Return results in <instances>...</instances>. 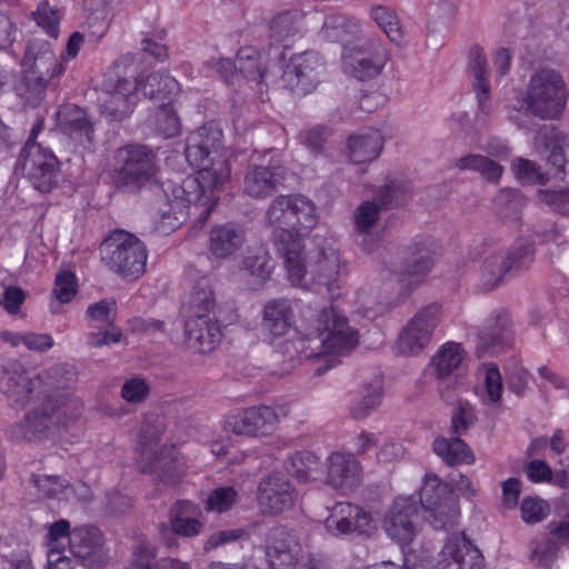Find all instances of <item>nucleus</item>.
Wrapping results in <instances>:
<instances>
[{"label":"nucleus","mask_w":569,"mask_h":569,"mask_svg":"<svg viewBox=\"0 0 569 569\" xmlns=\"http://www.w3.org/2000/svg\"><path fill=\"white\" fill-rule=\"evenodd\" d=\"M184 154L198 172L180 182L164 181L160 187L162 203L159 202L158 212L172 228L186 220L190 207L201 222L207 221L217 201L214 192L221 190L231 177L222 130L214 123H207L189 134Z\"/></svg>","instance_id":"f257e3e1"},{"label":"nucleus","mask_w":569,"mask_h":569,"mask_svg":"<svg viewBox=\"0 0 569 569\" xmlns=\"http://www.w3.org/2000/svg\"><path fill=\"white\" fill-rule=\"evenodd\" d=\"M316 210L315 203L301 194L278 196L267 209V220L274 227V243L293 283H299L306 273L300 232L317 224Z\"/></svg>","instance_id":"f03ea898"},{"label":"nucleus","mask_w":569,"mask_h":569,"mask_svg":"<svg viewBox=\"0 0 569 569\" xmlns=\"http://www.w3.org/2000/svg\"><path fill=\"white\" fill-rule=\"evenodd\" d=\"M81 413L79 399L66 395L51 396L29 411L22 421L11 426L9 437L14 441L41 442L77 421Z\"/></svg>","instance_id":"7ed1b4c3"},{"label":"nucleus","mask_w":569,"mask_h":569,"mask_svg":"<svg viewBox=\"0 0 569 569\" xmlns=\"http://www.w3.org/2000/svg\"><path fill=\"white\" fill-rule=\"evenodd\" d=\"M133 56L118 59L103 74L99 96L100 112L110 121L128 118L137 103L138 81L131 69Z\"/></svg>","instance_id":"20e7f679"},{"label":"nucleus","mask_w":569,"mask_h":569,"mask_svg":"<svg viewBox=\"0 0 569 569\" xmlns=\"http://www.w3.org/2000/svg\"><path fill=\"white\" fill-rule=\"evenodd\" d=\"M99 250L101 261L123 279H137L146 271L147 248L133 233L116 229L103 239Z\"/></svg>","instance_id":"39448f33"},{"label":"nucleus","mask_w":569,"mask_h":569,"mask_svg":"<svg viewBox=\"0 0 569 569\" xmlns=\"http://www.w3.org/2000/svg\"><path fill=\"white\" fill-rule=\"evenodd\" d=\"M163 430L160 418L146 419L140 431L137 461L141 472L150 473L166 483H174L177 479L174 449L160 446Z\"/></svg>","instance_id":"423d86ee"},{"label":"nucleus","mask_w":569,"mask_h":569,"mask_svg":"<svg viewBox=\"0 0 569 569\" xmlns=\"http://www.w3.org/2000/svg\"><path fill=\"white\" fill-rule=\"evenodd\" d=\"M157 156L142 144H127L113 156V181L127 192H138L152 181L157 172Z\"/></svg>","instance_id":"0eeeda50"},{"label":"nucleus","mask_w":569,"mask_h":569,"mask_svg":"<svg viewBox=\"0 0 569 569\" xmlns=\"http://www.w3.org/2000/svg\"><path fill=\"white\" fill-rule=\"evenodd\" d=\"M43 119H39L31 129L29 138L20 151L18 164L34 189L49 192L58 181L60 161L56 154L36 141L42 129Z\"/></svg>","instance_id":"6e6552de"},{"label":"nucleus","mask_w":569,"mask_h":569,"mask_svg":"<svg viewBox=\"0 0 569 569\" xmlns=\"http://www.w3.org/2000/svg\"><path fill=\"white\" fill-rule=\"evenodd\" d=\"M565 101V83L557 71L541 69L531 76L523 99L527 112L541 119H553L562 112Z\"/></svg>","instance_id":"1a4fd4ad"},{"label":"nucleus","mask_w":569,"mask_h":569,"mask_svg":"<svg viewBox=\"0 0 569 569\" xmlns=\"http://www.w3.org/2000/svg\"><path fill=\"white\" fill-rule=\"evenodd\" d=\"M0 386L2 392L7 396L12 407L23 408L30 400L37 383L46 381L52 388H63L70 379H62L63 375L73 376L72 371L67 369L66 365H56L50 369L39 373L34 379L23 368L21 363L13 362L2 370Z\"/></svg>","instance_id":"9d476101"},{"label":"nucleus","mask_w":569,"mask_h":569,"mask_svg":"<svg viewBox=\"0 0 569 569\" xmlns=\"http://www.w3.org/2000/svg\"><path fill=\"white\" fill-rule=\"evenodd\" d=\"M465 356L461 343L447 341L437 350L427 366V372L436 380L441 399L448 403L455 401L456 391L462 385V376L458 373V370Z\"/></svg>","instance_id":"9b49d317"},{"label":"nucleus","mask_w":569,"mask_h":569,"mask_svg":"<svg viewBox=\"0 0 569 569\" xmlns=\"http://www.w3.org/2000/svg\"><path fill=\"white\" fill-rule=\"evenodd\" d=\"M440 306L431 303L417 312L400 331L396 348L402 356H417L423 351L432 338L439 322Z\"/></svg>","instance_id":"f8f14e48"},{"label":"nucleus","mask_w":569,"mask_h":569,"mask_svg":"<svg viewBox=\"0 0 569 569\" xmlns=\"http://www.w3.org/2000/svg\"><path fill=\"white\" fill-rule=\"evenodd\" d=\"M287 174L282 161L274 157H271L268 163L250 162L243 176V193L252 199H266L284 184Z\"/></svg>","instance_id":"ddd939ff"},{"label":"nucleus","mask_w":569,"mask_h":569,"mask_svg":"<svg viewBox=\"0 0 569 569\" xmlns=\"http://www.w3.org/2000/svg\"><path fill=\"white\" fill-rule=\"evenodd\" d=\"M326 64L313 51L295 56L287 64L282 80L297 94H307L316 89L325 74Z\"/></svg>","instance_id":"4468645a"},{"label":"nucleus","mask_w":569,"mask_h":569,"mask_svg":"<svg viewBox=\"0 0 569 569\" xmlns=\"http://www.w3.org/2000/svg\"><path fill=\"white\" fill-rule=\"evenodd\" d=\"M297 491L289 479L274 472L259 482L257 500L260 511L266 516H278L293 507Z\"/></svg>","instance_id":"2eb2a0df"},{"label":"nucleus","mask_w":569,"mask_h":569,"mask_svg":"<svg viewBox=\"0 0 569 569\" xmlns=\"http://www.w3.org/2000/svg\"><path fill=\"white\" fill-rule=\"evenodd\" d=\"M435 251L429 239L415 241L407 250L401 264L395 267L393 274L409 290L418 287L435 264Z\"/></svg>","instance_id":"dca6fc26"},{"label":"nucleus","mask_w":569,"mask_h":569,"mask_svg":"<svg viewBox=\"0 0 569 569\" xmlns=\"http://www.w3.org/2000/svg\"><path fill=\"white\" fill-rule=\"evenodd\" d=\"M418 518V500L413 497H398L385 515L383 529L391 539L407 545L416 536Z\"/></svg>","instance_id":"f3484780"},{"label":"nucleus","mask_w":569,"mask_h":569,"mask_svg":"<svg viewBox=\"0 0 569 569\" xmlns=\"http://www.w3.org/2000/svg\"><path fill=\"white\" fill-rule=\"evenodd\" d=\"M319 323V339L327 351L343 353L357 346V331L350 328L347 319L333 308L322 310Z\"/></svg>","instance_id":"a211bd4d"},{"label":"nucleus","mask_w":569,"mask_h":569,"mask_svg":"<svg viewBox=\"0 0 569 569\" xmlns=\"http://www.w3.org/2000/svg\"><path fill=\"white\" fill-rule=\"evenodd\" d=\"M70 550L83 566L89 568L102 567L108 562L103 535L93 526H82L72 530Z\"/></svg>","instance_id":"6ab92c4d"},{"label":"nucleus","mask_w":569,"mask_h":569,"mask_svg":"<svg viewBox=\"0 0 569 569\" xmlns=\"http://www.w3.org/2000/svg\"><path fill=\"white\" fill-rule=\"evenodd\" d=\"M437 569H483V556L466 535H453L439 553Z\"/></svg>","instance_id":"aec40b11"},{"label":"nucleus","mask_w":569,"mask_h":569,"mask_svg":"<svg viewBox=\"0 0 569 569\" xmlns=\"http://www.w3.org/2000/svg\"><path fill=\"white\" fill-rule=\"evenodd\" d=\"M60 58L53 52L48 41L32 39L27 46L21 60V68L34 76H41L43 80L51 82V80L64 72V66Z\"/></svg>","instance_id":"412c9836"},{"label":"nucleus","mask_w":569,"mask_h":569,"mask_svg":"<svg viewBox=\"0 0 569 569\" xmlns=\"http://www.w3.org/2000/svg\"><path fill=\"white\" fill-rule=\"evenodd\" d=\"M302 259L305 260L303 257ZM303 263L306 262L303 261ZM305 266L306 272L309 270L315 283L326 287L329 291L333 288H338L337 282L339 279L340 257L338 250L330 242L327 240L319 242L308 266ZM303 280H301L299 284ZM293 284L298 286V283Z\"/></svg>","instance_id":"4be33fe9"},{"label":"nucleus","mask_w":569,"mask_h":569,"mask_svg":"<svg viewBox=\"0 0 569 569\" xmlns=\"http://www.w3.org/2000/svg\"><path fill=\"white\" fill-rule=\"evenodd\" d=\"M299 543L283 526L269 529L266 537V560L270 569H295Z\"/></svg>","instance_id":"5701e85b"},{"label":"nucleus","mask_w":569,"mask_h":569,"mask_svg":"<svg viewBox=\"0 0 569 569\" xmlns=\"http://www.w3.org/2000/svg\"><path fill=\"white\" fill-rule=\"evenodd\" d=\"M389 56L380 46L370 49H352L342 59V68L346 74L359 80L367 81L378 77Z\"/></svg>","instance_id":"b1692460"},{"label":"nucleus","mask_w":569,"mask_h":569,"mask_svg":"<svg viewBox=\"0 0 569 569\" xmlns=\"http://www.w3.org/2000/svg\"><path fill=\"white\" fill-rule=\"evenodd\" d=\"M371 515L359 506L349 502L337 503L325 521L326 529L333 536L358 532L368 533Z\"/></svg>","instance_id":"393cba45"},{"label":"nucleus","mask_w":569,"mask_h":569,"mask_svg":"<svg viewBox=\"0 0 569 569\" xmlns=\"http://www.w3.org/2000/svg\"><path fill=\"white\" fill-rule=\"evenodd\" d=\"M511 339L510 319L506 311H495L478 331L477 356L485 358L499 352Z\"/></svg>","instance_id":"a878e982"},{"label":"nucleus","mask_w":569,"mask_h":569,"mask_svg":"<svg viewBox=\"0 0 569 569\" xmlns=\"http://www.w3.org/2000/svg\"><path fill=\"white\" fill-rule=\"evenodd\" d=\"M236 435L261 437L272 433L278 425V416L269 406L247 408L229 420Z\"/></svg>","instance_id":"bb28decb"},{"label":"nucleus","mask_w":569,"mask_h":569,"mask_svg":"<svg viewBox=\"0 0 569 569\" xmlns=\"http://www.w3.org/2000/svg\"><path fill=\"white\" fill-rule=\"evenodd\" d=\"M186 345L198 353L213 351L221 341V329L209 317H191L184 327Z\"/></svg>","instance_id":"cd10ccee"},{"label":"nucleus","mask_w":569,"mask_h":569,"mask_svg":"<svg viewBox=\"0 0 569 569\" xmlns=\"http://www.w3.org/2000/svg\"><path fill=\"white\" fill-rule=\"evenodd\" d=\"M57 122L63 133L80 144L92 141L94 129L84 109L71 103L61 106L57 112Z\"/></svg>","instance_id":"c85d7f7f"},{"label":"nucleus","mask_w":569,"mask_h":569,"mask_svg":"<svg viewBox=\"0 0 569 569\" xmlns=\"http://www.w3.org/2000/svg\"><path fill=\"white\" fill-rule=\"evenodd\" d=\"M362 468L351 453L333 452L328 458V482L339 489L352 488L361 480Z\"/></svg>","instance_id":"c756f323"},{"label":"nucleus","mask_w":569,"mask_h":569,"mask_svg":"<svg viewBox=\"0 0 569 569\" xmlns=\"http://www.w3.org/2000/svg\"><path fill=\"white\" fill-rule=\"evenodd\" d=\"M244 239L242 227L234 223L218 224L210 230L208 249L216 258L226 259L243 246Z\"/></svg>","instance_id":"7c9ffc66"},{"label":"nucleus","mask_w":569,"mask_h":569,"mask_svg":"<svg viewBox=\"0 0 569 569\" xmlns=\"http://www.w3.org/2000/svg\"><path fill=\"white\" fill-rule=\"evenodd\" d=\"M383 148L380 131L368 129L350 134L347 141L349 159L355 163H365L377 159Z\"/></svg>","instance_id":"2f4dec72"},{"label":"nucleus","mask_w":569,"mask_h":569,"mask_svg":"<svg viewBox=\"0 0 569 569\" xmlns=\"http://www.w3.org/2000/svg\"><path fill=\"white\" fill-rule=\"evenodd\" d=\"M292 325V308L287 299H272L263 309L261 329L266 336H284Z\"/></svg>","instance_id":"473e14b6"},{"label":"nucleus","mask_w":569,"mask_h":569,"mask_svg":"<svg viewBox=\"0 0 569 569\" xmlns=\"http://www.w3.org/2000/svg\"><path fill=\"white\" fill-rule=\"evenodd\" d=\"M488 60L480 47H473L469 52V70L473 78V90L478 100V108L483 114L491 111L490 83L487 79Z\"/></svg>","instance_id":"72a5a7b5"},{"label":"nucleus","mask_w":569,"mask_h":569,"mask_svg":"<svg viewBox=\"0 0 569 569\" xmlns=\"http://www.w3.org/2000/svg\"><path fill=\"white\" fill-rule=\"evenodd\" d=\"M49 84L41 76H34L21 68L20 76L13 83V91L24 107L36 108L44 99Z\"/></svg>","instance_id":"f704fd0d"},{"label":"nucleus","mask_w":569,"mask_h":569,"mask_svg":"<svg viewBox=\"0 0 569 569\" xmlns=\"http://www.w3.org/2000/svg\"><path fill=\"white\" fill-rule=\"evenodd\" d=\"M536 247L531 240H518L507 251L498 253L502 268L509 277H516L527 271L535 261Z\"/></svg>","instance_id":"c9c22d12"},{"label":"nucleus","mask_w":569,"mask_h":569,"mask_svg":"<svg viewBox=\"0 0 569 569\" xmlns=\"http://www.w3.org/2000/svg\"><path fill=\"white\" fill-rule=\"evenodd\" d=\"M138 91L146 98L159 102H171L180 91L179 82L171 76L163 72H152L142 81L138 82Z\"/></svg>","instance_id":"e433bc0d"},{"label":"nucleus","mask_w":569,"mask_h":569,"mask_svg":"<svg viewBox=\"0 0 569 569\" xmlns=\"http://www.w3.org/2000/svg\"><path fill=\"white\" fill-rule=\"evenodd\" d=\"M432 449L448 466L472 463L475 456L463 440L458 437L435 439Z\"/></svg>","instance_id":"4c0bfd02"},{"label":"nucleus","mask_w":569,"mask_h":569,"mask_svg":"<svg viewBox=\"0 0 569 569\" xmlns=\"http://www.w3.org/2000/svg\"><path fill=\"white\" fill-rule=\"evenodd\" d=\"M383 382L380 377L365 382L361 396L350 408V415L356 420H362L375 412L382 402Z\"/></svg>","instance_id":"58836bf2"},{"label":"nucleus","mask_w":569,"mask_h":569,"mask_svg":"<svg viewBox=\"0 0 569 569\" xmlns=\"http://www.w3.org/2000/svg\"><path fill=\"white\" fill-rule=\"evenodd\" d=\"M288 473L299 481H313L321 476L319 458L310 451H298L292 455L286 465Z\"/></svg>","instance_id":"ea45409f"},{"label":"nucleus","mask_w":569,"mask_h":569,"mask_svg":"<svg viewBox=\"0 0 569 569\" xmlns=\"http://www.w3.org/2000/svg\"><path fill=\"white\" fill-rule=\"evenodd\" d=\"M447 500H455L449 486L435 473H427L420 489L419 507L421 506L427 512L446 503Z\"/></svg>","instance_id":"a19ab883"},{"label":"nucleus","mask_w":569,"mask_h":569,"mask_svg":"<svg viewBox=\"0 0 569 569\" xmlns=\"http://www.w3.org/2000/svg\"><path fill=\"white\" fill-rule=\"evenodd\" d=\"M29 488L34 489L38 499L68 498L71 492L68 480L59 476L32 473L29 479Z\"/></svg>","instance_id":"79ce46f5"},{"label":"nucleus","mask_w":569,"mask_h":569,"mask_svg":"<svg viewBox=\"0 0 569 569\" xmlns=\"http://www.w3.org/2000/svg\"><path fill=\"white\" fill-rule=\"evenodd\" d=\"M302 17L297 12H282L276 16L269 26V39L272 44L284 43L301 32Z\"/></svg>","instance_id":"37998d69"},{"label":"nucleus","mask_w":569,"mask_h":569,"mask_svg":"<svg viewBox=\"0 0 569 569\" xmlns=\"http://www.w3.org/2000/svg\"><path fill=\"white\" fill-rule=\"evenodd\" d=\"M189 306L193 317H208L207 315L213 310L216 295L209 277L203 276L194 281L190 292Z\"/></svg>","instance_id":"c03bdc74"},{"label":"nucleus","mask_w":569,"mask_h":569,"mask_svg":"<svg viewBox=\"0 0 569 569\" xmlns=\"http://www.w3.org/2000/svg\"><path fill=\"white\" fill-rule=\"evenodd\" d=\"M459 170H471L481 174L489 182L497 183L503 172V167L482 154H467L456 160Z\"/></svg>","instance_id":"a18cd8bd"},{"label":"nucleus","mask_w":569,"mask_h":569,"mask_svg":"<svg viewBox=\"0 0 569 569\" xmlns=\"http://www.w3.org/2000/svg\"><path fill=\"white\" fill-rule=\"evenodd\" d=\"M202 528L201 522L193 518H183L174 516L170 520V526L164 523L159 526V533L168 548L174 546L176 536L193 537L200 533Z\"/></svg>","instance_id":"49530a36"},{"label":"nucleus","mask_w":569,"mask_h":569,"mask_svg":"<svg viewBox=\"0 0 569 569\" xmlns=\"http://www.w3.org/2000/svg\"><path fill=\"white\" fill-rule=\"evenodd\" d=\"M508 277L499 254H490L480 267L478 288L483 292L491 291L502 284Z\"/></svg>","instance_id":"de8ad7c7"},{"label":"nucleus","mask_w":569,"mask_h":569,"mask_svg":"<svg viewBox=\"0 0 569 569\" xmlns=\"http://www.w3.org/2000/svg\"><path fill=\"white\" fill-rule=\"evenodd\" d=\"M236 72L243 78L253 81L263 79L267 69L260 61V56L251 47L241 48L236 58Z\"/></svg>","instance_id":"09e8293b"},{"label":"nucleus","mask_w":569,"mask_h":569,"mask_svg":"<svg viewBox=\"0 0 569 569\" xmlns=\"http://www.w3.org/2000/svg\"><path fill=\"white\" fill-rule=\"evenodd\" d=\"M410 187L402 181H390L380 187L375 199L380 210H388L393 206H401L410 196Z\"/></svg>","instance_id":"8fccbe9b"},{"label":"nucleus","mask_w":569,"mask_h":569,"mask_svg":"<svg viewBox=\"0 0 569 569\" xmlns=\"http://www.w3.org/2000/svg\"><path fill=\"white\" fill-rule=\"evenodd\" d=\"M357 23L343 14H330L326 18L321 32L322 36L335 42H345L348 36L355 33Z\"/></svg>","instance_id":"3c124183"},{"label":"nucleus","mask_w":569,"mask_h":569,"mask_svg":"<svg viewBox=\"0 0 569 569\" xmlns=\"http://www.w3.org/2000/svg\"><path fill=\"white\" fill-rule=\"evenodd\" d=\"M153 126L163 138H172L180 131V120L171 102L160 103L154 113Z\"/></svg>","instance_id":"603ef678"},{"label":"nucleus","mask_w":569,"mask_h":569,"mask_svg":"<svg viewBox=\"0 0 569 569\" xmlns=\"http://www.w3.org/2000/svg\"><path fill=\"white\" fill-rule=\"evenodd\" d=\"M243 268L251 276L260 280H267L271 273L273 263L270 254L262 247H259L248 251L243 260Z\"/></svg>","instance_id":"864d4df0"},{"label":"nucleus","mask_w":569,"mask_h":569,"mask_svg":"<svg viewBox=\"0 0 569 569\" xmlns=\"http://www.w3.org/2000/svg\"><path fill=\"white\" fill-rule=\"evenodd\" d=\"M429 516L427 519L430 521L435 529L449 530L458 523L459 506L457 500H447L435 509L427 511Z\"/></svg>","instance_id":"5fc2aeb1"},{"label":"nucleus","mask_w":569,"mask_h":569,"mask_svg":"<svg viewBox=\"0 0 569 569\" xmlns=\"http://www.w3.org/2000/svg\"><path fill=\"white\" fill-rule=\"evenodd\" d=\"M371 17L392 42L398 43L401 41L402 33L398 17L393 10L377 6L371 9Z\"/></svg>","instance_id":"6e6d98bb"},{"label":"nucleus","mask_w":569,"mask_h":569,"mask_svg":"<svg viewBox=\"0 0 569 569\" xmlns=\"http://www.w3.org/2000/svg\"><path fill=\"white\" fill-rule=\"evenodd\" d=\"M380 211L376 201L367 200L360 203L353 214L355 230L358 233H369L379 220Z\"/></svg>","instance_id":"4d7b16f0"},{"label":"nucleus","mask_w":569,"mask_h":569,"mask_svg":"<svg viewBox=\"0 0 569 569\" xmlns=\"http://www.w3.org/2000/svg\"><path fill=\"white\" fill-rule=\"evenodd\" d=\"M239 495L234 487H218L213 489L206 500V509L218 513L226 512L238 501Z\"/></svg>","instance_id":"13d9d810"},{"label":"nucleus","mask_w":569,"mask_h":569,"mask_svg":"<svg viewBox=\"0 0 569 569\" xmlns=\"http://www.w3.org/2000/svg\"><path fill=\"white\" fill-rule=\"evenodd\" d=\"M512 171L517 179L525 184H546L548 176L531 160L518 158L512 161Z\"/></svg>","instance_id":"bf43d9fd"},{"label":"nucleus","mask_w":569,"mask_h":569,"mask_svg":"<svg viewBox=\"0 0 569 569\" xmlns=\"http://www.w3.org/2000/svg\"><path fill=\"white\" fill-rule=\"evenodd\" d=\"M549 505L537 497H527L521 501V518L527 523H537L542 521L549 515Z\"/></svg>","instance_id":"052dcab7"},{"label":"nucleus","mask_w":569,"mask_h":569,"mask_svg":"<svg viewBox=\"0 0 569 569\" xmlns=\"http://www.w3.org/2000/svg\"><path fill=\"white\" fill-rule=\"evenodd\" d=\"M53 293L59 302H70L77 293V278L71 271H60L56 276Z\"/></svg>","instance_id":"680f3d73"},{"label":"nucleus","mask_w":569,"mask_h":569,"mask_svg":"<svg viewBox=\"0 0 569 569\" xmlns=\"http://www.w3.org/2000/svg\"><path fill=\"white\" fill-rule=\"evenodd\" d=\"M477 420L473 407L469 402L459 401L451 417V430L456 435L465 433Z\"/></svg>","instance_id":"e2e57ef3"},{"label":"nucleus","mask_w":569,"mask_h":569,"mask_svg":"<svg viewBox=\"0 0 569 569\" xmlns=\"http://www.w3.org/2000/svg\"><path fill=\"white\" fill-rule=\"evenodd\" d=\"M332 134L328 126H315L302 133V142L312 153H321L327 140Z\"/></svg>","instance_id":"0e129e2a"},{"label":"nucleus","mask_w":569,"mask_h":569,"mask_svg":"<svg viewBox=\"0 0 569 569\" xmlns=\"http://www.w3.org/2000/svg\"><path fill=\"white\" fill-rule=\"evenodd\" d=\"M34 20L50 37L57 39L59 36V16L58 12L48 4L38 7L34 13Z\"/></svg>","instance_id":"69168bd1"},{"label":"nucleus","mask_w":569,"mask_h":569,"mask_svg":"<svg viewBox=\"0 0 569 569\" xmlns=\"http://www.w3.org/2000/svg\"><path fill=\"white\" fill-rule=\"evenodd\" d=\"M150 387L142 378L134 377L127 380L121 388L122 398L132 403L141 402L149 395Z\"/></svg>","instance_id":"338daca9"},{"label":"nucleus","mask_w":569,"mask_h":569,"mask_svg":"<svg viewBox=\"0 0 569 569\" xmlns=\"http://www.w3.org/2000/svg\"><path fill=\"white\" fill-rule=\"evenodd\" d=\"M558 551L557 543L548 539L543 542L538 543L532 550L530 555L531 561L540 566L545 569H549L553 560L556 559Z\"/></svg>","instance_id":"774afa93"}]
</instances>
